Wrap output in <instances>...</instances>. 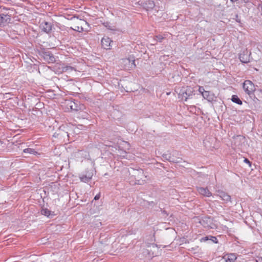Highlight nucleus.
I'll list each match as a JSON object with an SVG mask.
<instances>
[{
    "label": "nucleus",
    "mask_w": 262,
    "mask_h": 262,
    "mask_svg": "<svg viewBox=\"0 0 262 262\" xmlns=\"http://www.w3.org/2000/svg\"><path fill=\"white\" fill-rule=\"evenodd\" d=\"M40 28L43 31L48 33L52 30V25L51 23L44 21L40 24Z\"/></svg>",
    "instance_id": "obj_12"
},
{
    "label": "nucleus",
    "mask_w": 262,
    "mask_h": 262,
    "mask_svg": "<svg viewBox=\"0 0 262 262\" xmlns=\"http://www.w3.org/2000/svg\"><path fill=\"white\" fill-rule=\"evenodd\" d=\"M129 183L133 185H143L147 181V176L141 168L128 169Z\"/></svg>",
    "instance_id": "obj_1"
},
{
    "label": "nucleus",
    "mask_w": 262,
    "mask_h": 262,
    "mask_svg": "<svg viewBox=\"0 0 262 262\" xmlns=\"http://www.w3.org/2000/svg\"><path fill=\"white\" fill-rule=\"evenodd\" d=\"M244 162L248 164L250 166H251V162L249 161V160L248 159L245 158L244 160Z\"/></svg>",
    "instance_id": "obj_27"
},
{
    "label": "nucleus",
    "mask_w": 262,
    "mask_h": 262,
    "mask_svg": "<svg viewBox=\"0 0 262 262\" xmlns=\"http://www.w3.org/2000/svg\"><path fill=\"white\" fill-rule=\"evenodd\" d=\"M112 42H113V41L108 37H104L101 39L102 46L106 50L110 49Z\"/></svg>",
    "instance_id": "obj_9"
},
{
    "label": "nucleus",
    "mask_w": 262,
    "mask_h": 262,
    "mask_svg": "<svg viewBox=\"0 0 262 262\" xmlns=\"http://www.w3.org/2000/svg\"><path fill=\"white\" fill-rule=\"evenodd\" d=\"M100 193H98L95 195V196L94 198V200H98L100 199Z\"/></svg>",
    "instance_id": "obj_26"
},
{
    "label": "nucleus",
    "mask_w": 262,
    "mask_h": 262,
    "mask_svg": "<svg viewBox=\"0 0 262 262\" xmlns=\"http://www.w3.org/2000/svg\"><path fill=\"white\" fill-rule=\"evenodd\" d=\"M67 105L69 106L72 111H78L80 108L78 105V104L72 101H69L67 103Z\"/></svg>",
    "instance_id": "obj_14"
},
{
    "label": "nucleus",
    "mask_w": 262,
    "mask_h": 262,
    "mask_svg": "<svg viewBox=\"0 0 262 262\" xmlns=\"http://www.w3.org/2000/svg\"><path fill=\"white\" fill-rule=\"evenodd\" d=\"M152 248H156V247L155 246V244H152L148 245L147 246V248L146 249L143 250V253L145 256H149V257H152L154 256V253L153 252H152L151 249Z\"/></svg>",
    "instance_id": "obj_6"
},
{
    "label": "nucleus",
    "mask_w": 262,
    "mask_h": 262,
    "mask_svg": "<svg viewBox=\"0 0 262 262\" xmlns=\"http://www.w3.org/2000/svg\"><path fill=\"white\" fill-rule=\"evenodd\" d=\"M62 70L60 72H70L73 71H76L74 67L70 66H64L63 65L61 67Z\"/></svg>",
    "instance_id": "obj_17"
},
{
    "label": "nucleus",
    "mask_w": 262,
    "mask_h": 262,
    "mask_svg": "<svg viewBox=\"0 0 262 262\" xmlns=\"http://www.w3.org/2000/svg\"><path fill=\"white\" fill-rule=\"evenodd\" d=\"M199 92L202 94V95L206 92L203 86H200L199 88Z\"/></svg>",
    "instance_id": "obj_24"
},
{
    "label": "nucleus",
    "mask_w": 262,
    "mask_h": 262,
    "mask_svg": "<svg viewBox=\"0 0 262 262\" xmlns=\"http://www.w3.org/2000/svg\"><path fill=\"white\" fill-rule=\"evenodd\" d=\"M243 87L245 93L249 96L253 94L255 90V85L251 81L249 80L244 81Z\"/></svg>",
    "instance_id": "obj_3"
},
{
    "label": "nucleus",
    "mask_w": 262,
    "mask_h": 262,
    "mask_svg": "<svg viewBox=\"0 0 262 262\" xmlns=\"http://www.w3.org/2000/svg\"><path fill=\"white\" fill-rule=\"evenodd\" d=\"M203 98L208 101H212L213 100L214 96L209 91H206L202 95Z\"/></svg>",
    "instance_id": "obj_15"
},
{
    "label": "nucleus",
    "mask_w": 262,
    "mask_h": 262,
    "mask_svg": "<svg viewBox=\"0 0 262 262\" xmlns=\"http://www.w3.org/2000/svg\"><path fill=\"white\" fill-rule=\"evenodd\" d=\"M192 92L191 91L190 88H189L186 90V92L183 94V99L184 98V100L185 101L190 97L192 96Z\"/></svg>",
    "instance_id": "obj_19"
},
{
    "label": "nucleus",
    "mask_w": 262,
    "mask_h": 262,
    "mask_svg": "<svg viewBox=\"0 0 262 262\" xmlns=\"http://www.w3.org/2000/svg\"><path fill=\"white\" fill-rule=\"evenodd\" d=\"M11 20V16L8 14H0V26H5Z\"/></svg>",
    "instance_id": "obj_7"
},
{
    "label": "nucleus",
    "mask_w": 262,
    "mask_h": 262,
    "mask_svg": "<svg viewBox=\"0 0 262 262\" xmlns=\"http://www.w3.org/2000/svg\"><path fill=\"white\" fill-rule=\"evenodd\" d=\"M179 155L177 151H172L171 153H167L163 155V158L165 160L172 163H179L181 160V158L176 156Z\"/></svg>",
    "instance_id": "obj_2"
},
{
    "label": "nucleus",
    "mask_w": 262,
    "mask_h": 262,
    "mask_svg": "<svg viewBox=\"0 0 262 262\" xmlns=\"http://www.w3.org/2000/svg\"><path fill=\"white\" fill-rule=\"evenodd\" d=\"M142 6L146 11H149L155 7V4L153 1L149 0L143 3Z\"/></svg>",
    "instance_id": "obj_11"
},
{
    "label": "nucleus",
    "mask_w": 262,
    "mask_h": 262,
    "mask_svg": "<svg viewBox=\"0 0 262 262\" xmlns=\"http://www.w3.org/2000/svg\"><path fill=\"white\" fill-rule=\"evenodd\" d=\"M41 213L42 215L49 216L51 214V211L47 208H43L41 210Z\"/></svg>",
    "instance_id": "obj_22"
},
{
    "label": "nucleus",
    "mask_w": 262,
    "mask_h": 262,
    "mask_svg": "<svg viewBox=\"0 0 262 262\" xmlns=\"http://www.w3.org/2000/svg\"><path fill=\"white\" fill-rule=\"evenodd\" d=\"M210 240H211L212 242L214 243H217L218 242L217 239L214 236H210Z\"/></svg>",
    "instance_id": "obj_25"
},
{
    "label": "nucleus",
    "mask_w": 262,
    "mask_h": 262,
    "mask_svg": "<svg viewBox=\"0 0 262 262\" xmlns=\"http://www.w3.org/2000/svg\"><path fill=\"white\" fill-rule=\"evenodd\" d=\"M224 262H235L237 257L234 253H230L226 254L223 257Z\"/></svg>",
    "instance_id": "obj_13"
},
{
    "label": "nucleus",
    "mask_w": 262,
    "mask_h": 262,
    "mask_svg": "<svg viewBox=\"0 0 262 262\" xmlns=\"http://www.w3.org/2000/svg\"><path fill=\"white\" fill-rule=\"evenodd\" d=\"M245 3H248L249 2V0H242Z\"/></svg>",
    "instance_id": "obj_29"
},
{
    "label": "nucleus",
    "mask_w": 262,
    "mask_h": 262,
    "mask_svg": "<svg viewBox=\"0 0 262 262\" xmlns=\"http://www.w3.org/2000/svg\"><path fill=\"white\" fill-rule=\"evenodd\" d=\"M236 21L239 22V19L236 20Z\"/></svg>",
    "instance_id": "obj_31"
},
{
    "label": "nucleus",
    "mask_w": 262,
    "mask_h": 262,
    "mask_svg": "<svg viewBox=\"0 0 262 262\" xmlns=\"http://www.w3.org/2000/svg\"><path fill=\"white\" fill-rule=\"evenodd\" d=\"M236 21L239 22V19L236 20Z\"/></svg>",
    "instance_id": "obj_32"
},
{
    "label": "nucleus",
    "mask_w": 262,
    "mask_h": 262,
    "mask_svg": "<svg viewBox=\"0 0 262 262\" xmlns=\"http://www.w3.org/2000/svg\"><path fill=\"white\" fill-rule=\"evenodd\" d=\"M198 192L201 195L206 196L210 197L212 195V193L209 190V189L206 187H198L196 188Z\"/></svg>",
    "instance_id": "obj_10"
},
{
    "label": "nucleus",
    "mask_w": 262,
    "mask_h": 262,
    "mask_svg": "<svg viewBox=\"0 0 262 262\" xmlns=\"http://www.w3.org/2000/svg\"><path fill=\"white\" fill-rule=\"evenodd\" d=\"M209 238L208 236H205L204 237H203L201 239V241H206L208 240Z\"/></svg>",
    "instance_id": "obj_28"
},
{
    "label": "nucleus",
    "mask_w": 262,
    "mask_h": 262,
    "mask_svg": "<svg viewBox=\"0 0 262 262\" xmlns=\"http://www.w3.org/2000/svg\"><path fill=\"white\" fill-rule=\"evenodd\" d=\"M122 67L126 70H130L135 68V60L132 58H124L121 60V62Z\"/></svg>",
    "instance_id": "obj_4"
},
{
    "label": "nucleus",
    "mask_w": 262,
    "mask_h": 262,
    "mask_svg": "<svg viewBox=\"0 0 262 262\" xmlns=\"http://www.w3.org/2000/svg\"><path fill=\"white\" fill-rule=\"evenodd\" d=\"M231 100L238 104L241 105L242 104V100L238 98V97L237 95H233L232 96Z\"/></svg>",
    "instance_id": "obj_21"
},
{
    "label": "nucleus",
    "mask_w": 262,
    "mask_h": 262,
    "mask_svg": "<svg viewBox=\"0 0 262 262\" xmlns=\"http://www.w3.org/2000/svg\"><path fill=\"white\" fill-rule=\"evenodd\" d=\"M155 37L157 38V40L159 41V42H162V40L164 38V37L161 35H158L156 36Z\"/></svg>",
    "instance_id": "obj_23"
},
{
    "label": "nucleus",
    "mask_w": 262,
    "mask_h": 262,
    "mask_svg": "<svg viewBox=\"0 0 262 262\" xmlns=\"http://www.w3.org/2000/svg\"><path fill=\"white\" fill-rule=\"evenodd\" d=\"M260 262H262V259H261V261H260Z\"/></svg>",
    "instance_id": "obj_33"
},
{
    "label": "nucleus",
    "mask_w": 262,
    "mask_h": 262,
    "mask_svg": "<svg viewBox=\"0 0 262 262\" xmlns=\"http://www.w3.org/2000/svg\"><path fill=\"white\" fill-rule=\"evenodd\" d=\"M217 196H220L222 199V200L224 201L225 203H228L231 201V196L226 192L221 191L218 190L217 191Z\"/></svg>",
    "instance_id": "obj_8"
},
{
    "label": "nucleus",
    "mask_w": 262,
    "mask_h": 262,
    "mask_svg": "<svg viewBox=\"0 0 262 262\" xmlns=\"http://www.w3.org/2000/svg\"><path fill=\"white\" fill-rule=\"evenodd\" d=\"M40 55L45 61L49 63L55 62V58L54 56L49 51H42L40 53Z\"/></svg>",
    "instance_id": "obj_5"
},
{
    "label": "nucleus",
    "mask_w": 262,
    "mask_h": 262,
    "mask_svg": "<svg viewBox=\"0 0 262 262\" xmlns=\"http://www.w3.org/2000/svg\"><path fill=\"white\" fill-rule=\"evenodd\" d=\"M92 176L93 175L92 173H89L85 175H82L80 176V179L81 182L88 183L91 180Z\"/></svg>",
    "instance_id": "obj_16"
},
{
    "label": "nucleus",
    "mask_w": 262,
    "mask_h": 262,
    "mask_svg": "<svg viewBox=\"0 0 262 262\" xmlns=\"http://www.w3.org/2000/svg\"><path fill=\"white\" fill-rule=\"evenodd\" d=\"M23 152L25 154H28L33 155H36L38 152L34 149L31 148H25L23 150Z\"/></svg>",
    "instance_id": "obj_20"
},
{
    "label": "nucleus",
    "mask_w": 262,
    "mask_h": 262,
    "mask_svg": "<svg viewBox=\"0 0 262 262\" xmlns=\"http://www.w3.org/2000/svg\"><path fill=\"white\" fill-rule=\"evenodd\" d=\"M239 58L240 59V61L243 63H246L249 62L250 61L249 58L248 56V55L244 53L241 54L239 56Z\"/></svg>",
    "instance_id": "obj_18"
},
{
    "label": "nucleus",
    "mask_w": 262,
    "mask_h": 262,
    "mask_svg": "<svg viewBox=\"0 0 262 262\" xmlns=\"http://www.w3.org/2000/svg\"><path fill=\"white\" fill-rule=\"evenodd\" d=\"M232 2H236L237 0H230Z\"/></svg>",
    "instance_id": "obj_30"
}]
</instances>
